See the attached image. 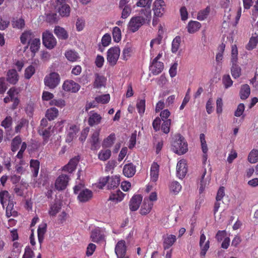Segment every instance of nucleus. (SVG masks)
Segmentation results:
<instances>
[{"label":"nucleus","instance_id":"7","mask_svg":"<svg viewBox=\"0 0 258 258\" xmlns=\"http://www.w3.org/2000/svg\"><path fill=\"white\" fill-rule=\"evenodd\" d=\"M69 177L64 174L59 175L55 182V188L57 190H64L67 186L69 181Z\"/></svg>","mask_w":258,"mask_h":258},{"label":"nucleus","instance_id":"59","mask_svg":"<svg viewBox=\"0 0 258 258\" xmlns=\"http://www.w3.org/2000/svg\"><path fill=\"white\" fill-rule=\"evenodd\" d=\"M231 48V61L237 62L238 50L236 45H233Z\"/></svg>","mask_w":258,"mask_h":258},{"label":"nucleus","instance_id":"43","mask_svg":"<svg viewBox=\"0 0 258 258\" xmlns=\"http://www.w3.org/2000/svg\"><path fill=\"white\" fill-rule=\"evenodd\" d=\"M210 12L209 6L207 7L205 9L199 12L197 16V19L200 21H203L207 18Z\"/></svg>","mask_w":258,"mask_h":258},{"label":"nucleus","instance_id":"44","mask_svg":"<svg viewBox=\"0 0 258 258\" xmlns=\"http://www.w3.org/2000/svg\"><path fill=\"white\" fill-rule=\"evenodd\" d=\"M110 98V95L107 94L97 96L95 99L97 103L106 104L109 101Z\"/></svg>","mask_w":258,"mask_h":258},{"label":"nucleus","instance_id":"12","mask_svg":"<svg viewBox=\"0 0 258 258\" xmlns=\"http://www.w3.org/2000/svg\"><path fill=\"white\" fill-rule=\"evenodd\" d=\"M164 69V64L161 61H152L150 70L154 75L161 73Z\"/></svg>","mask_w":258,"mask_h":258},{"label":"nucleus","instance_id":"4","mask_svg":"<svg viewBox=\"0 0 258 258\" xmlns=\"http://www.w3.org/2000/svg\"><path fill=\"white\" fill-rule=\"evenodd\" d=\"M60 77L58 73L52 72L46 75L44 79L45 86L50 89H54L59 84Z\"/></svg>","mask_w":258,"mask_h":258},{"label":"nucleus","instance_id":"8","mask_svg":"<svg viewBox=\"0 0 258 258\" xmlns=\"http://www.w3.org/2000/svg\"><path fill=\"white\" fill-rule=\"evenodd\" d=\"M165 6L166 5L163 0H155L153 9L155 16L161 17L165 12Z\"/></svg>","mask_w":258,"mask_h":258},{"label":"nucleus","instance_id":"55","mask_svg":"<svg viewBox=\"0 0 258 258\" xmlns=\"http://www.w3.org/2000/svg\"><path fill=\"white\" fill-rule=\"evenodd\" d=\"M51 105L56 106L58 107L62 108L66 106V102L63 99H53L50 102Z\"/></svg>","mask_w":258,"mask_h":258},{"label":"nucleus","instance_id":"51","mask_svg":"<svg viewBox=\"0 0 258 258\" xmlns=\"http://www.w3.org/2000/svg\"><path fill=\"white\" fill-rule=\"evenodd\" d=\"M258 43V37H251L246 45V49L251 50L255 47Z\"/></svg>","mask_w":258,"mask_h":258},{"label":"nucleus","instance_id":"64","mask_svg":"<svg viewBox=\"0 0 258 258\" xmlns=\"http://www.w3.org/2000/svg\"><path fill=\"white\" fill-rule=\"evenodd\" d=\"M33 256L34 252L33 250L29 247H26L23 258H32Z\"/></svg>","mask_w":258,"mask_h":258},{"label":"nucleus","instance_id":"9","mask_svg":"<svg viewBox=\"0 0 258 258\" xmlns=\"http://www.w3.org/2000/svg\"><path fill=\"white\" fill-rule=\"evenodd\" d=\"M62 88L66 91L76 93L80 90V86L73 80H67L64 82Z\"/></svg>","mask_w":258,"mask_h":258},{"label":"nucleus","instance_id":"18","mask_svg":"<svg viewBox=\"0 0 258 258\" xmlns=\"http://www.w3.org/2000/svg\"><path fill=\"white\" fill-rule=\"evenodd\" d=\"M176 241V237L174 235H167L166 237H163V248L165 249H169Z\"/></svg>","mask_w":258,"mask_h":258},{"label":"nucleus","instance_id":"28","mask_svg":"<svg viewBox=\"0 0 258 258\" xmlns=\"http://www.w3.org/2000/svg\"><path fill=\"white\" fill-rule=\"evenodd\" d=\"M62 17H68L70 15L71 8L70 6L66 4L54 9Z\"/></svg>","mask_w":258,"mask_h":258},{"label":"nucleus","instance_id":"47","mask_svg":"<svg viewBox=\"0 0 258 258\" xmlns=\"http://www.w3.org/2000/svg\"><path fill=\"white\" fill-rule=\"evenodd\" d=\"M110 156L111 151L110 150H102L99 152L98 158L101 160L106 161L109 158Z\"/></svg>","mask_w":258,"mask_h":258},{"label":"nucleus","instance_id":"53","mask_svg":"<svg viewBox=\"0 0 258 258\" xmlns=\"http://www.w3.org/2000/svg\"><path fill=\"white\" fill-rule=\"evenodd\" d=\"M248 161H258V150L253 149L250 152Z\"/></svg>","mask_w":258,"mask_h":258},{"label":"nucleus","instance_id":"36","mask_svg":"<svg viewBox=\"0 0 258 258\" xmlns=\"http://www.w3.org/2000/svg\"><path fill=\"white\" fill-rule=\"evenodd\" d=\"M206 174V169L204 170V171L202 175L200 181V193L201 194L205 190L206 187L209 185L210 183V178L209 177L207 178H205V175Z\"/></svg>","mask_w":258,"mask_h":258},{"label":"nucleus","instance_id":"57","mask_svg":"<svg viewBox=\"0 0 258 258\" xmlns=\"http://www.w3.org/2000/svg\"><path fill=\"white\" fill-rule=\"evenodd\" d=\"M111 41V36L108 33L105 34L101 39V43L104 47H107L110 44Z\"/></svg>","mask_w":258,"mask_h":258},{"label":"nucleus","instance_id":"3","mask_svg":"<svg viewBox=\"0 0 258 258\" xmlns=\"http://www.w3.org/2000/svg\"><path fill=\"white\" fill-rule=\"evenodd\" d=\"M120 50L118 47L110 48L107 52V61L111 66H115L119 58Z\"/></svg>","mask_w":258,"mask_h":258},{"label":"nucleus","instance_id":"31","mask_svg":"<svg viewBox=\"0 0 258 258\" xmlns=\"http://www.w3.org/2000/svg\"><path fill=\"white\" fill-rule=\"evenodd\" d=\"M106 79L99 75L98 74H95V79L93 84L94 88H99L105 85Z\"/></svg>","mask_w":258,"mask_h":258},{"label":"nucleus","instance_id":"14","mask_svg":"<svg viewBox=\"0 0 258 258\" xmlns=\"http://www.w3.org/2000/svg\"><path fill=\"white\" fill-rule=\"evenodd\" d=\"M153 206V203L150 202L148 199L145 198L140 209V214L142 215H146L148 214L151 212Z\"/></svg>","mask_w":258,"mask_h":258},{"label":"nucleus","instance_id":"50","mask_svg":"<svg viewBox=\"0 0 258 258\" xmlns=\"http://www.w3.org/2000/svg\"><path fill=\"white\" fill-rule=\"evenodd\" d=\"M123 197V194L120 191H117L116 193L112 194L109 200L116 203L121 201Z\"/></svg>","mask_w":258,"mask_h":258},{"label":"nucleus","instance_id":"15","mask_svg":"<svg viewBox=\"0 0 258 258\" xmlns=\"http://www.w3.org/2000/svg\"><path fill=\"white\" fill-rule=\"evenodd\" d=\"M91 238L94 242H99L104 240L105 236L99 228H96L91 232Z\"/></svg>","mask_w":258,"mask_h":258},{"label":"nucleus","instance_id":"26","mask_svg":"<svg viewBox=\"0 0 258 258\" xmlns=\"http://www.w3.org/2000/svg\"><path fill=\"white\" fill-rule=\"evenodd\" d=\"M201 27L200 22L196 21H190L187 26V32L192 34L197 32Z\"/></svg>","mask_w":258,"mask_h":258},{"label":"nucleus","instance_id":"10","mask_svg":"<svg viewBox=\"0 0 258 258\" xmlns=\"http://www.w3.org/2000/svg\"><path fill=\"white\" fill-rule=\"evenodd\" d=\"M35 36V32L32 30H26L22 33L20 36L21 42L23 44H26L27 42L29 43V42L36 38Z\"/></svg>","mask_w":258,"mask_h":258},{"label":"nucleus","instance_id":"34","mask_svg":"<svg viewBox=\"0 0 258 258\" xmlns=\"http://www.w3.org/2000/svg\"><path fill=\"white\" fill-rule=\"evenodd\" d=\"M170 192L173 195H177L181 190L182 186L177 181H172L169 185Z\"/></svg>","mask_w":258,"mask_h":258},{"label":"nucleus","instance_id":"20","mask_svg":"<svg viewBox=\"0 0 258 258\" xmlns=\"http://www.w3.org/2000/svg\"><path fill=\"white\" fill-rule=\"evenodd\" d=\"M159 165L157 162H153L151 167L150 176L151 179L153 182H156L159 177Z\"/></svg>","mask_w":258,"mask_h":258},{"label":"nucleus","instance_id":"62","mask_svg":"<svg viewBox=\"0 0 258 258\" xmlns=\"http://www.w3.org/2000/svg\"><path fill=\"white\" fill-rule=\"evenodd\" d=\"M245 106L243 103H240L234 112V115L236 117H240L243 113Z\"/></svg>","mask_w":258,"mask_h":258},{"label":"nucleus","instance_id":"11","mask_svg":"<svg viewBox=\"0 0 258 258\" xmlns=\"http://www.w3.org/2000/svg\"><path fill=\"white\" fill-rule=\"evenodd\" d=\"M188 168L186 162H177L176 166V174L177 176L180 179H182L185 177Z\"/></svg>","mask_w":258,"mask_h":258},{"label":"nucleus","instance_id":"48","mask_svg":"<svg viewBox=\"0 0 258 258\" xmlns=\"http://www.w3.org/2000/svg\"><path fill=\"white\" fill-rule=\"evenodd\" d=\"M163 122L161 125V129L164 133L167 134L170 132L171 120V119H166L163 120Z\"/></svg>","mask_w":258,"mask_h":258},{"label":"nucleus","instance_id":"56","mask_svg":"<svg viewBox=\"0 0 258 258\" xmlns=\"http://www.w3.org/2000/svg\"><path fill=\"white\" fill-rule=\"evenodd\" d=\"M76 166V162H68V163L63 167L62 170L64 171L71 173L75 170Z\"/></svg>","mask_w":258,"mask_h":258},{"label":"nucleus","instance_id":"42","mask_svg":"<svg viewBox=\"0 0 258 258\" xmlns=\"http://www.w3.org/2000/svg\"><path fill=\"white\" fill-rule=\"evenodd\" d=\"M65 56L68 60L76 61L79 58L78 54L75 51L70 50L66 52Z\"/></svg>","mask_w":258,"mask_h":258},{"label":"nucleus","instance_id":"32","mask_svg":"<svg viewBox=\"0 0 258 258\" xmlns=\"http://www.w3.org/2000/svg\"><path fill=\"white\" fill-rule=\"evenodd\" d=\"M58 112L57 108L51 107L46 110L45 116L49 120H53L58 116Z\"/></svg>","mask_w":258,"mask_h":258},{"label":"nucleus","instance_id":"46","mask_svg":"<svg viewBox=\"0 0 258 258\" xmlns=\"http://www.w3.org/2000/svg\"><path fill=\"white\" fill-rule=\"evenodd\" d=\"M61 209L60 205L59 203H55L52 205L49 210V214L51 216H55L56 214L58 213Z\"/></svg>","mask_w":258,"mask_h":258},{"label":"nucleus","instance_id":"63","mask_svg":"<svg viewBox=\"0 0 258 258\" xmlns=\"http://www.w3.org/2000/svg\"><path fill=\"white\" fill-rule=\"evenodd\" d=\"M225 196V188L224 186H220L217 191L216 200L217 201H221Z\"/></svg>","mask_w":258,"mask_h":258},{"label":"nucleus","instance_id":"39","mask_svg":"<svg viewBox=\"0 0 258 258\" xmlns=\"http://www.w3.org/2000/svg\"><path fill=\"white\" fill-rule=\"evenodd\" d=\"M21 142V138L19 136H16L13 139L11 143V150L13 152L17 151L19 149Z\"/></svg>","mask_w":258,"mask_h":258},{"label":"nucleus","instance_id":"49","mask_svg":"<svg viewBox=\"0 0 258 258\" xmlns=\"http://www.w3.org/2000/svg\"><path fill=\"white\" fill-rule=\"evenodd\" d=\"M181 39L179 36L175 37L172 42L171 51L173 53H175L179 49Z\"/></svg>","mask_w":258,"mask_h":258},{"label":"nucleus","instance_id":"25","mask_svg":"<svg viewBox=\"0 0 258 258\" xmlns=\"http://www.w3.org/2000/svg\"><path fill=\"white\" fill-rule=\"evenodd\" d=\"M54 33L59 39L66 40L69 37L67 31L60 26H56L54 30Z\"/></svg>","mask_w":258,"mask_h":258},{"label":"nucleus","instance_id":"17","mask_svg":"<svg viewBox=\"0 0 258 258\" xmlns=\"http://www.w3.org/2000/svg\"><path fill=\"white\" fill-rule=\"evenodd\" d=\"M92 197V191L88 189H85L80 192L78 196V199L81 202H86L89 201Z\"/></svg>","mask_w":258,"mask_h":258},{"label":"nucleus","instance_id":"29","mask_svg":"<svg viewBox=\"0 0 258 258\" xmlns=\"http://www.w3.org/2000/svg\"><path fill=\"white\" fill-rule=\"evenodd\" d=\"M7 81L12 84H16L18 81V75L14 69L10 70L7 73Z\"/></svg>","mask_w":258,"mask_h":258},{"label":"nucleus","instance_id":"58","mask_svg":"<svg viewBox=\"0 0 258 258\" xmlns=\"http://www.w3.org/2000/svg\"><path fill=\"white\" fill-rule=\"evenodd\" d=\"M152 0H139L137 3L136 5L138 7H144V9L149 8L150 9V6Z\"/></svg>","mask_w":258,"mask_h":258},{"label":"nucleus","instance_id":"23","mask_svg":"<svg viewBox=\"0 0 258 258\" xmlns=\"http://www.w3.org/2000/svg\"><path fill=\"white\" fill-rule=\"evenodd\" d=\"M116 140V136L114 133H111L108 137L105 138L102 143L103 148H107L111 147Z\"/></svg>","mask_w":258,"mask_h":258},{"label":"nucleus","instance_id":"1","mask_svg":"<svg viewBox=\"0 0 258 258\" xmlns=\"http://www.w3.org/2000/svg\"><path fill=\"white\" fill-rule=\"evenodd\" d=\"M140 16L133 17L130 19V31L135 32L146 22L151 20V11L149 8L142 9L140 12Z\"/></svg>","mask_w":258,"mask_h":258},{"label":"nucleus","instance_id":"38","mask_svg":"<svg viewBox=\"0 0 258 258\" xmlns=\"http://www.w3.org/2000/svg\"><path fill=\"white\" fill-rule=\"evenodd\" d=\"M146 106V101L145 99L138 100L136 104V107L138 110V112L140 116H143L145 111Z\"/></svg>","mask_w":258,"mask_h":258},{"label":"nucleus","instance_id":"37","mask_svg":"<svg viewBox=\"0 0 258 258\" xmlns=\"http://www.w3.org/2000/svg\"><path fill=\"white\" fill-rule=\"evenodd\" d=\"M12 25L14 28L22 29L25 26V21L23 18H14L12 21Z\"/></svg>","mask_w":258,"mask_h":258},{"label":"nucleus","instance_id":"22","mask_svg":"<svg viewBox=\"0 0 258 258\" xmlns=\"http://www.w3.org/2000/svg\"><path fill=\"white\" fill-rule=\"evenodd\" d=\"M51 128V126H49L47 128H38V134L42 137L43 138V144H46L48 141L49 137H50V130Z\"/></svg>","mask_w":258,"mask_h":258},{"label":"nucleus","instance_id":"41","mask_svg":"<svg viewBox=\"0 0 258 258\" xmlns=\"http://www.w3.org/2000/svg\"><path fill=\"white\" fill-rule=\"evenodd\" d=\"M0 199L1 203L3 207L5 206V204L6 205L7 202L9 203V201H13L10 199L9 193L6 190L0 192Z\"/></svg>","mask_w":258,"mask_h":258},{"label":"nucleus","instance_id":"35","mask_svg":"<svg viewBox=\"0 0 258 258\" xmlns=\"http://www.w3.org/2000/svg\"><path fill=\"white\" fill-rule=\"evenodd\" d=\"M232 67L231 68V75L234 79L239 78L241 75V68L237 64V62H231Z\"/></svg>","mask_w":258,"mask_h":258},{"label":"nucleus","instance_id":"2","mask_svg":"<svg viewBox=\"0 0 258 258\" xmlns=\"http://www.w3.org/2000/svg\"><path fill=\"white\" fill-rule=\"evenodd\" d=\"M171 144L172 150L178 155H183L188 151L187 143L180 134H176L172 137Z\"/></svg>","mask_w":258,"mask_h":258},{"label":"nucleus","instance_id":"13","mask_svg":"<svg viewBox=\"0 0 258 258\" xmlns=\"http://www.w3.org/2000/svg\"><path fill=\"white\" fill-rule=\"evenodd\" d=\"M143 197L141 195L134 196L130 201V210L133 211H137L141 203Z\"/></svg>","mask_w":258,"mask_h":258},{"label":"nucleus","instance_id":"52","mask_svg":"<svg viewBox=\"0 0 258 258\" xmlns=\"http://www.w3.org/2000/svg\"><path fill=\"white\" fill-rule=\"evenodd\" d=\"M35 73V67L32 65L28 66L25 71L24 76L27 79H30Z\"/></svg>","mask_w":258,"mask_h":258},{"label":"nucleus","instance_id":"30","mask_svg":"<svg viewBox=\"0 0 258 258\" xmlns=\"http://www.w3.org/2000/svg\"><path fill=\"white\" fill-rule=\"evenodd\" d=\"M250 94V88L248 84L242 85L241 87L239 95L242 100L246 99Z\"/></svg>","mask_w":258,"mask_h":258},{"label":"nucleus","instance_id":"60","mask_svg":"<svg viewBox=\"0 0 258 258\" xmlns=\"http://www.w3.org/2000/svg\"><path fill=\"white\" fill-rule=\"evenodd\" d=\"M30 167L33 172V176H37L39 169V162H30Z\"/></svg>","mask_w":258,"mask_h":258},{"label":"nucleus","instance_id":"21","mask_svg":"<svg viewBox=\"0 0 258 258\" xmlns=\"http://www.w3.org/2000/svg\"><path fill=\"white\" fill-rule=\"evenodd\" d=\"M91 149L96 150L98 149L100 147L99 141V132L95 131L92 135L91 140Z\"/></svg>","mask_w":258,"mask_h":258},{"label":"nucleus","instance_id":"24","mask_svg":"<svg viewBox=\"0 0 258 258\" xmlns=\"http://www.w3.org/2000/svg\"><path fill=\"white\" fill-rule=\"evenodd\" d=\"M101 119L102 117L100 114L96 112H93L88 118V124L90 126H93L95 125L99 124Z\"/></svg>","mask_w":258,"mask_h":258},{"label":"nucleus","instance_id":"5","mask_svg":"<svg viewBox=\"0 0 258 258\" xmlns=\"http://www.w3.org/2000/svg\"><path fill=\"white\" fill-rule=\"evenodd\" d=\"M43 44L48 49H52L56 44V40L52 33L46 31L42 34Z\"/></svg>","mask_w":258,"mask_h":258},{"label":"nucleus","instance_id":"61","mask_svg":"<svg viewBox=\"0 0 258 258\" xmlns=\"http://www.w3.org/2000/svg\"><path fill=\"white\" fill-rule=\"evenodd\" d=\"M161 118L159 117H157L153 121L152 125L154 130L157 132L160 130L161 128Z\"/></svg>","mask_w":258,"mask_h":258},{"label":"nucleus","instance_id":"16","mask_svg":"<svg viewBox=\"0 0 258 258\" xmlns=\"http://www.w3.org/2000/svg\"><path fill=\"white\" fill-rule=\"evenodd\" d=\"M115 251L118 258H122L124 256L126 252V247L124 241H120L117 243Z\"/></svg>","mask_w":258,"mask_h":258},{"label":"nucleus","instance_id":"45","mask_svg":"<svg viewBox=\"0 0 258 258\" xmlns=\"http://www.w3.org/2000/svg\"><path fill=\"white\" fill-rule=\"evenodd\" d=\"M112 37L113 41L118 42L121 38V30L118 27H114L112 30Z\"/></svg>","mask_w":258,"mask_h":258},{"label":"nucleus","instance_id":"27","mask_svg":"<svg viewBox=\"0 0 258 258\" xmlns=\"http://www.w3.org/2000/svg\"><path fill=\"white\" fill-rule=\"evenodd\" d=\"M40 39L39 38H35L29 42V45L30 46V49L32 53H33L34 55L36 52H37L40 46Z\"/></svg>","mask_w":258,"mask_h":258},{"label":"nucleus","instance_id":"19","mask_svg":"<svg viewBox=\"0 0 258 258\" xmlns=\"http://www.w3.org/2000/svg\"><path fill=\"white\" fill-rule=\"evenodd\" d=\"M79 128L76 125H72L68 130L66 137V142L70 143L73 141L76 136V134L79 132Z\"/></svg>","mask_w":258,"mask_h":258},{"label":"nucleus","instance_id":"54","mask_svg":"<svg viewBox=\"0 0 258 258\" xmlns=\"http://www.w3.org/2000/svg\"><path fill=\"white\" fill-rule=\"evenodd\" d=\"M223 83L225 88H228L233 84V81L231 80L229 75H225L222 78Z\"/></svg>","mask_w":258,"mask_h":258},{"label":"nucleus","instance_id":"6","mask_svg":"<svg viewBox=\"0 0 258 258\" xmlns=\"http://www.w3.org/2000/svg\"><path fill=\"white\" fill-rule=\"evenodd\" d=\"M206 239V237L203 230L201 231V236L199 242V245L201 248L200 255L201 258H205L206 253L210 248V241L207 240L204 244Z\"/></svg>","mask_w":258,"mask_h":258},{"label":"nucleus","instance_id":"40","mask_svg":"<svg viewBox=\"0 0 258 258\" xmlns=\"http://www.w3.org/2000/svg\"><path fill=\"white\" fill-rule=\"evenodd\" d=\"M46 224L42 223L39 226L37 230L39 242L41 243L43 241L44 235L46 232Z\"/></svg>","mask_w":258,"mask_h":258},{"label":"nucleus","instance_id":"33","mask_svg":"<svg viewBox=\"0 0 258 258\" xmlns=\"http://www.w3.org/2000/svg\"><path fill=\"white\" fill-rule=\"evenodd\" d=\"M120 183L119 177L117 176L109 177L108 181V189H114L118 187Z\"/></svg>","mask_w":258,"mask_h":258}]
</instances>
